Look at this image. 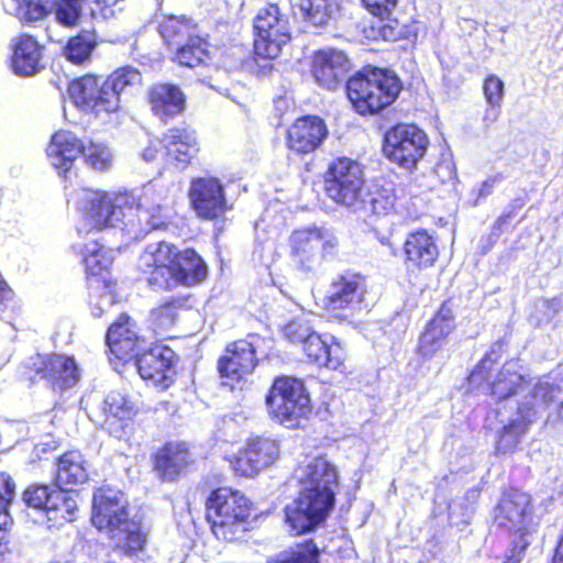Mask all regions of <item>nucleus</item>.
<instances>
[{
    "instance_id": "23",
    "label": "nucleus",
    "mask_w": 563,
    "mask_h": 563,
    "mask_svg": "<svg viewBox=\"0 0 563 563\" xmlns=\"http://www.w3.org/2000/svg\"><path fill=\"white\" fill-rule=\"evenodd\" d=\"M137 413L136 405L126 395L112 390L101 404V428L111 437L128 440L135 431Z\"/></svg>"
},
{
    "instance_id": "8",
    "label": "nucleus",
    "mask_w": 563,
    "mask_h": 563,
    "mask_svg": "<svg viewBox=\"0 0 563 563\" xmlns=\"http://www.w3.org/2000/svg\"><path fill=\"white\" fill-rule=\"evenodd\" d=\"M20 377L29 386L45 380L52 390L62 393L78 384L80 368L73 355L35 353L22 362Z\"/></svg>"
},
{
    "instance_id": "54",
    "label": "nucleus",
    "mask_w": 563,
    "mask_h": 563,
    "mask_svg": "<svg viewBox=\"0 0 563 563\" xmlns=\"http://www.w3.org/2000/svg\"><path fill=\"white\" fill-rule=\"evenodd\" d=\"M120 0H82L92 18L108 19L114 15V5Z\"/></svg>"
},
{
    "instance_id": "10",
    "label": "nucleus",
    "mask_w": 563,
    "mask_h": 563,
    "mask_svg": "<svg viewBox=\"0 0 563 563\" xmlns=\"http://www.w3.org/2000/svg\"><path fill=\"white\" fill-rule=\"evenodd\" d=\"M252 26L253 51L262 59L277 58L292 38L289 18L276 2L260 8Z\"/></svg>"
},
{
    "instance_id": "22",
    "label": "nucleus",
    "mask_w": 563,
    "mask_h": 563,
    "mask_svg": "<svg viewBox=\"0 0 563 563\" xmlns=\"http://www.w3.org/2000/svg\"><path fill=\"white\" fill-rule=\"evenodd\" d=\"M106 343L109 349L110 361L125 365L139 357L145 339L140 334L137 324L132 317L122 312L108 327Z\"/></svg>"
},
{
    "instance_id": "48",
    "label": "nucleus",
    "mask_w": 563,
    "mask_h": 563,
    "mask_svg": "<svg viewBox=\"0 0 563 563\" xmlns=\"http://www.w3.org/2000/svg\"><path fill=\"white\" fill-rule=\"evenodd\" d=\"M483 91L487 103L493 108H499L504 99V82L495 76H488L483 85Z\"/></svg>"
},
{
    "instance_id": "5",
    "label": "nucleus",
    "mask_w": 563,
    "mask_h": 563,
    "mask_svg": "<svg viewBox=\"0 0 563 563\" xmlns=\"http://www.w3.org/2000/svg\"><path fill=\"white\" fill-rule=\"evenodd\" d=\"M205 518L211 534L222 543L242 541L257 520L254 503L230 486L212 488L205 500Z\"/></svg>"
},
{
    "instance_id": "11",
    "label": "nucleus",
    "mask_w": 563,
    "mask_h": 563,
    "mask_svg": "<svg viewBox=\"0 0 563 563\" xmlns=\"http://www.w3.org/2000/svg\"><path fill=\"white\" fill-rule=\"evenodd\" d=\"M254 336L250 333L246 338L229 342L217 360L221 385L230 390L243 389L260 364L257 347L251 341Z\"/></svg>"
},
{
    "instance_id": "58",
    "label": "nucleus",
    "mask_w": 563,
    "mask_h": 563,
    "mask_svg": "<svg viewBox=\"0 0 563 563\" xmlns=\"http://www.w3.org/2000/svg\"><path fill=\"white\" fill-rule=\"evenodd\" d=\"M503 180V176L500 174L488 177L484 180L479 187L478 195L479 197H487L492 194L493 188L496 184Z\"/></svg>"
},
{
    "instance_id": "14",
    "label": "nucleus",
    "mask_w": 563,
    "mask_h": 563,
    "mask_svg": "<svg viewBox=\"0 0 563 563\" xmlns=\"http://www.w3.org/2000/svg\"><path fill=\"white\" fill-rule=\"evenodd\" d=\"M429 139L423 130L415 124L399 123L386 131L383 153L394 164L412 170L423 158Z\"/></svg>"
},
{
    "instance_id": "33",
    "label": "nucleus",
    "mask_w": 563,
    "mask_h": 563,
    "mask_svg": "<svg viewBox=\"0 0 563 563\" xmlns=\"http://www.w3.org/2000/svg\"><path fill=\"white\" fill-rule=\"evenodd\" d=\"M325 195L339 205H350L352 199V159L342 156L333 159L323 174Z\"/></svg>"
},
{
    "instance_id": "50",
    "label": "nucleus",
    "mask_w": 563,
    "mask_h": 563,
    "mask_svg": "<svg viewBox=\"0 0 563 563\" xmlns=\"http://www.w3.org/2000/svg\"><path fill=\"white\" fill-rule=\"evenodd\" d=\"M166 142L163 140V135L159 139H155L148 142V144L142 151V157L147 163H159L165 167L167 165V156L165 154Z\"/></svg>"
},
{
    "instance_id": "20",
    "label": "nucleus",
    "mask_w": 563,
    "mask_h": 563,
    "mask_svg": "<svg viewBox=\"0 0 563 563\" xmlns=\"http://www.w3.org/2000/svg\"><path fill=\"white\" fill-rule=\"evenodd\" d=\"M279 455L280 446L276 439L252 435L229 461L236 476L255 477L262 470L272 466Z\"/></svg>"
},
{
    "instance_id": "40",
    "label": "nucleus",
    "mask_w": 563,
    "mask_h": 563,
    "mask_svg": "<svg viewBox=\"0 0 563 563\" xmlns=\"http://www.w3.org/2000/svg\"><path fill=\"white\" fill-rule=\"evenodd\" d=\"M197 33V24L185 16L172 15L161 24V35L168 45L180 46Z\"/></svg>"
},
{
    "instance_id": "21",
    "label": "nucleus",
    "mask_w": 563,
    "mask_h": 563,
    "mask_svg": "<svg viewBox=\"0 0 563 563\" xmlns=\"http://www.w3.org/2000/svg\"><path fill=\"white\" fill-rule=\"evenodd\" d=\"M22 499L30 508L45 514L51 526H62L73 520L75 500L60 488L47 484H31L22 493Z\"/></svg>"
},
{
    "instance_id": "24",
    "label": "nucleus",
    "mask_w": 563,
    "mask_h": 563,
    "mask_svg": "<svg viewBox=\"0 0 563 563\" xmlns=\"http://www.w3.org/2000/svg\"><path fill=\"white\" fill-rule=\"evenodd\" d=\"M356 172L362 174L354 161V211L366 214L388 212L396 200L394 184L384 178L356 179Z\"/></svg>"
},
{
    "instance_id": "13",
    "label": "nucleus",
    "mask_w": 563,
    "mask_h": 563,
    "mask_svg": "<svg viewBox=\"0 0 563 563\" xmlns=\"http://www.w3.org/2000/svg\"><path fill=\"white\" fill-rule=\"evenodd\" d=\"M67 91L78 109L96 118L110 117L121 109L106 78L95 73L71 79Z\"/></svg>"
},
{
    "instance_id": "28",
    "label": "nucleus",
    "mask_w": 563,
    "mask_h": 563,
    "mask_svg": "<svg viewBox=\"0 0 563 563\" xmlns=\"http://www.w3.org/2000/svg\"><path fill=\"white\" fill-rule=\"evenodd\" d=\"M152 468L163 482H175L195 463L186 442L167 441L151 455Z\"/></svg>"
},
{
    "instance_id": "18",
    "label": "nucleus",
    "mask_w": 563,
    "mask_h": 563,
    "mask_svg": "<svg viewBox=\"0 0 563 563\" xmlns=\"http://www.w3.org/2000/svg\"><path fill=\"white\" fill-rule=\"evenodd\" d=\"M352 69L346 53L335 48H322L311 55L310 73L323 88L335 90L344 85L345 95L352 101Z\"/></svg>"
},
{
    "instance_id": "37",
    "label": "nucleus",
    "mask_w": 563,
    "mask_h": 563,
    "mask_svg": "<svg viewBox=\"0 0 563 563\" xmlns=\"http://www.w3.org/2000/svg\"><path fill=\"white\" fill-rule=\"evenodd\" d=\"M98 46V36L93 30H80L68 37L62 49L63 56L75 66H86L92 60Z\"/></svg>"
},
{
    "instance_id": "41",
    "label": "nucleus",
    "mask_w": 563,
    "mask_h": 563,
    "mask_svg": "<svg viewBox=\"0 0 563 563\" xmlns=\"http://www.w3.org/2000/svg\"><path fill=\"white\" fill-rule=\"evenodd\" d=\"M14 16L22 25H32L45 20L57 0H14Z\"/></svg>"
},
{
    "instance_id": "7",
    "label": "nucleus",
    "mask_w": 563,
    "mask_h": 563,
    "mask_svg": "<svg viewBox=\"0 0 563 563\" xmlns=\"http://www.w3.org/2000/svg\"><path fill=\"white\" fill-rule=\"evenodd\" d=\"M269 419L289 429L300 428L312 413L310 394L302 379L289 375L275 377L265 395Z\"/></svg>"
},
{
    "instance_id": "55",
    "label": "nucleus",
    "mask_w": 563,
    "mask_h": 563,
    "mask_svg": "<svg viewBox=\"0 0 563 563\" xmlns=\"http://www.w3.org/2000/svg\"><path fill=\"white\" fill-rule=\"evenodd\" d=\"M362 3L373 15L384 19L391 14L398 0H362Z\"/></svg>"
},
{
    "instance_id": "6",
    "label": "nucleus",
    "mask_w": 563,
    "mask_h": 563,
    "mask_svg": "<svg viewBox=\"0 0 563 563\" xmlns=\"http://www.w3.org/2000/svg\"><path fill=\"white\" fill-rule=\"evenodd\" d=\"M134 209L135 198L130 194L89 190L80 207L84 224L77 232L87 235L117 227L129 228L134 224Z\"/></svg>"
},
{
    "instance_id": "9",
    "label": "nucleus",
    "mask_w": 563,
    "mask_h": 563,
    "mask_svg": "<svg viewBox=\"0 0 563 563\" xmlns=\"http://www.w3.org/2000/svg\"><path fill=\"white\" fill-rule=\"evenodd\" d=\"M400 90L395 74L366 66L354 74V111L363 115L377 113L391 104Z\"/></svg>"
},
{
    "instance_id": "12",
    "label": "nucleus",
    "mask_w": 563,
    "mask_h": 563,
    "mask_svg": "<svg viewBox=\"0 0 563 563\" xmlns=\"http://www.w3.org/2000/svg\"><path fill=\"white\" fill-rule=\"evenodd\" d=\"M289 257L302 273L312 272L320 260L338 253L339 241L317 225L298 228L288 238Z\"/></svg>"
},
{
    "instance_id": "15",
    "label": "nucleus",
    "mask_w": 563,
    "mask_h": 563,
    "mask_svg": "<svg viewBox=\"0 0 563 563\" xmlns=\"http://www.w3.org/2000/svg\"><path fill=\"white\" fill-rule=\"evenodd\" d=\"M179 355L168 345L154 342L134 361L140 377L158 391H167L178 376Z\"/></svg>"
},
{
    "instance_id": "62",
    "label": "nucleus",
    "mask_w": 563,
    "mask_h": 563,
    "mask_svg": "<svg viewBox=\"0 0 563 563\" xmlns=\"http://www.w3.org/2000/svg\"><path fill=\"white\" fill-rule=\"evenodd\" d=\"M522 553L523 552H520V549L515 550V548H512L511 554L507 556V561L505 563H520Z\"/></svg>"
},
{
    "instance_id": "29",
    "label": "nucleus",
    "mask_w": 563,
    "mask_h": 563,
    "mask_svg": "<svg viewBox=\"0 0 563 563\" xmlns=\"http://www.w3.org/2000/svg\"><path fill=\"white\" fill-rule=\"evenodd\" d=\"M163 140L166 142L167 165L178 170H185L192 165L200 152L197 132L189 124L167 129L163 133Z\"/></svg>"
},
{
    "instance_id": "32",
    "label": "nucleus",
    "mask_w": 563,
    "mask_h": 563,
    "mask_svg": "<svg viewBox=\"0 0 563 563\" xmlns=\"http://www.w3.org/2000/svg\"><path fill=\"white\" fill-rule=\"evenodd\" d=\"M89 477L90 464L81 451L68 450L56 459L54 483L64 492L87 483Z\"/></svg>"
},
{
    "instance_id": "57",
    "label": "nucleus",
    "mask_w": 563,
    "mask_h": 563,
    "mask_svg": "<svg viewBox=\"0 0 563 563\" xmlns=\"http://www.w3.org/2000/svg\"><path fill=\"white\" fill-rule=\"evenodd\" d=\"M14 291L0 273V318L12 307Z\"/></svg>"
},
{
    "instance_id": "52",
    "label": "nucleus",
    "mask_w": 563,
    "mask_h": 563,
    "mask_svg": "<svg viewBox=\"0 0 563 563\" xmlns=\"http://www.w3.org/2000/svg\"><path fill=\"white\" fill-rule=\"evenodd\" d=\"M498 354L495 347L492 349L490 353L479 362V364L470 374V382L472 384H479L481 380H488L492 372V364L498 360Z\"/></svg>"
},
{
    "instance_id": "26",
    "label": "nucleus",
    "mask_w": 563,
    "mask_h": 563,
    "mask_svg": "<svg viewBox=\"0 0 563 563\" xmlns=\"http://www.w3.org/2000/svg\"><path fill=\"white\" fill-rule=\"evenodd\" d=\"M188 198L197 216L203 220H216L225 213L224 188L214 176L191 178Z\"/></svg>"
},
{
    "instance_id": "2",
    "label": "nucleus",
    "mask_w": 563,
    "mask_h": 563,
    "mask_svg": "<svg viewBox=\"0 0 563 563\" xmlns=\"http://www.w3.org/2000/svg\"><path fill=\"white\" fill-rule=\"evenodd\" d=\"M136 269L141 283L152 291L163 292L201 285L209 274L206 260L195 247H179L166 240L145 245Z\"/></svg>"
},
{
    "instance_id": "38",
    "label": "nucleus",
    "mask_w": 563,
    "mask_h": 563,
    "mask_svg": "<svg viewBox=\"0 0 563 563\" xmlns=\"http://www.w3.org/2000/svg\"><path fill=\"white\" fill-rule=\"evenodd\" d=\"M173 60L189 68L206 66L210 62V44L197 33L177 47Z\"/></svg>"
},
{
    "instance_id": "45",
    "label": "nucleus",
    "mask_w": 563,
    "mask_h": 563,
    "mask_svg": "<svg viewBox=\"0 0 563 563\" xmlns=\"http://www.w3.org/2000/svg\"><path fill=\"white\" fill-rule=\"evenodd\" d=\"M84 151L80 156L85 163L93 169L106 170L111 165L112 155L109 147L102 142L84 140Z\"/></svg>"
},
{
    "instance_id": "16",
    "label": "nucleus",
    "mask_w": 563,
    "mask_h": 563,
    "mask_svg": "<svg viewBox=\"0 0 563 563\" xmlns=\"http://www.w3.org/2000/svg\"><path fill=\"white\" fill-rule=\"evenodd\" d=\"M495 521L498 527L514 533L515 550L525 552L533 530L530 496L516 489L505 493L496 507Z\"/></svg>"
},
{
    "instance_id": "4",
    "label": "nucleus",
    "mask_w": 563,
    "mask_h": 563,
    "mask_svg": "<svg viewBox=\"0 0 563 563\" xmlns=\"http://www.w3.org/2000/svg\"><path fill=\"white\" fill-rule=\"evenodd\" d=\"M92 526L113 542V549L126 556L145 550L147 534L141 523L130 517L126 505L120 500V492L100 486L92 496Z\"/></svg>"
},
{
    "instance_id": "46",
    "label": "nucleus",
    "mask_w": 563,
    "mask_h": 563,
    "mask_svg": "<svg viewBox=\"0 0 563 563\" xmlns=\"http://www.w3.org/2000/svg\"><path fill=\"white\" fill-rule=\"evenodd\" d=\"M451 332L429 322L420 336L418 351L423 357H432L444 344Z\"/></svg>"
},
{
    "instance_id": "53",
    "label": "nucleus",
    "mask_w": 563,
    "mask_h": 563,
    "mask_svg": "<svg viewBox=\"0 0 563 563\" xmlns=\"http://www.w3.org/2000/svg\"><path fill=\"white\" fill-rule=\"evenodd\" d=\"M15 494V483L12 477L0 472V511L3 514H10L9 508Z\"/></svg>"
},
{
    "instance_id": "64",
    "label": "nucleus",
    "mask_w": 563,
    "mask_h": 563,
    "mask_svg": "<svg viewBox=\"0 0 563 563\" xmlns=\"http://www.w3.org/2000/svg\"><path fill=\"white\" fill-rule=\"evenodd\" d=\"M553 563H563V537L561 538L559 545L556 548Z\"/></svg>"
},
{
    "instance_id": "31",
    "label": "nucleus",
    "mask_w": 563,
    "mask_h": 563,
    "mask_svg": "<svg viewBox=\"0 0 563 563\" xmlns=\"http://www.w3.org/2000/svg\"><path fill=\"white\" fill-rule=\"evenodd\" d=\"M84 148V140L75 133L68 130H58L51 136L46 146V155L57 174L66 177Z\"/></svg>"
},
{
    "instance_id": "47",
    "label": "nucleus",
    "mask_w": 563,
    "mask_h": 563,
    "mask_svg": "<svg viewBox=\"0 0 563 563\" xmlns=\"http://www.w3.org/2000/svg\"><path fill=\"white\" fill-rule=\"evenodd\" d=\"M55 7L57 21L64 26L73 27L78 24L85 5L82 0H59Z\"/></svg>"
},
{
    "instance_id": "51",
    "label": "nucleus",
    "mask_w": 563,
    "mask_h": 563,
    "mask_svg": "<svg viewBox=\"0 0 563 563\" xmlns=\"http://www.w3.org/2000/svg\"><path fill=\"white\" fill-rule=\"evenodd\" d=\"M357 298L358 309H368L376 301V294L368 290L366 279L354 275V299Z\"/></svg>"
},
{
    "instance_id": "44",
    "label": "nucleus",
    "mask_w": 563,
    "mask_h": 563,
    "mask_svg": "<svg viewBox=\"0 0 563 563\" xmlns=\"http://www.w3.org/2000/svg\"><path fill=\"white\" fill-rule=\"evenodd\" d=\"M267 563H320V551L312 539H307Z\"/></svg>"
},
{
    "instance_id": "25",
    "label": "nucleus",
    "mask_w": 563,
    "mask_h": 563,
    "mask_svg": "<svg viewBox=\"0 0 563 563\" xmlns=\"http://www.w3.org/2000/svg\"><path fill=\"white\" fill-rule=\"evenodd\" d=\"M325 121L317 114H305L296 118L286 129L285 145L298 156L314 153L328 137Z\"/></svg>"
},
{
    "instance_id": "63",
    "label": "nucleus",
    "mask_w": 563,
    "mask_h": 563,
    "mask_svg": "<svg viewBox=\"0 0 563 563\" xmlns=\"http://www.w3.org/2000/svg\"><path fill=\"white\" fill-rule=\"evenodd\" d=\"M553 563H563V537L561 538L559 545L556 548Z\"/></svg>"
},
{
    "instance_id": "1",
    "label": "nucleus",
    "mask_w": 563,
    "mask_h": 563,
    "mask_svg": "<svg viewBox=\"0 0 563 563\" xmlns=\"http://www.w3.org/2000/svg\"><path fill=\"white\" fill-rule=\"evenodd\" d=\"M517 362H507L490 383V391L497 400L496 417L501 426L496 450L512 452L537 420L541 410L554 399V386L538 382L532 387L519 373Z\"/></svg>"
},
{
    "instance_id": "19",
    "label": "nucleus",
    "mask_w": 563,
    "mask_h": 563,
    "mask_svg": "<svg viewBox=\"0 0 563 563\" xmlns=\"http://www.w3.org/2000/svg\"><path fill=\"white\" fill-rule=\"evenodd\" d=\"M285 335L291 343H301L307 362L321 368H339L345 358V352L340 343L328 341L316 332H303L302 324L289 322L285 327Z\"/></svg>"
},
{
    "instance_id": "34",
    "label": "nucleus",
    "mask_w": 563,
    "mask_h": 563,
    "mask_svg": "<svg viewBox=\"0 0 563 563\" xmlns=\"http://www.w3.org/2000/svg\"><path fill=\"white\" fill-rule=\"evenodd\" d=\"M188 297H172L150 311V328L155 335L172 339L168 332L177 323L181 311L188 308Z\"/></svg>"
},
{
    "instance_id": "27",
    "label": "nucleus",
    "mask_w": 563,
    "mask_h": 563,
    "mask_svg": "<svg viewBox=\"0 0 563 563\" xmlns=\"http://www.w3.org/2000/svg\"><path fill=\"white\" fill-rule=\"evenodd\" d=\"M45 45L37 36L21 32L10 42L9 67L22 78L33 77L45 68Z\"/></svg>"
},
{
    "instance_id": "43",
    "label": "nucleus",
    "mask_w": 563,
    "mask_h": 563,
    "mask_svg": "<svg viewBox=\"0 0 563 563\" xmlns=\"http://www.w3.org/2000/svg\"><path fill=\"white\" fill-rule=\"evenodd\" d=\"M111 91L114 93L115 102L121 107V95L130 87L142 84L141 71L133 66L126 65L115 68L104 77Z\"/></svg>"
},
{
    "instance_id": "3",
    "label": "nucleus",
    "mask_w": 563,
    "mask_h": 563,
    "mask_svg": "<svg viewBox=\"0 0 563 563\" xmlns=\"http://www.w3.org/2000/svg\"><path fill=\"white\" fill-rule=\"evenodd\" d=\"M302 488L284 507V522L291 537H301L322 526L334 507L338 486L335 467L324 456H316L306 465Z\"/></svg>"
},
{
    "instance_id": "36",
    "label": "nucleus",
    "mask_w": 563,
    "mask_h": 563,
    "mask_svg": "<svg viewBox=\"0 0 563 563\" xmlns=\"http://www.w3.org/2000/svg\"><path fill=\"white\" fill-rule=\"evenodd\" d=\"M323 308L335 320L347 319L352 309V280L345 275L333 279L323 298Z\"/></svg>"
},
{
    "instance_id": "49",
    "label": "nucleus",
    "mask_w": 563,
    "mask_h": 563,
    "mask_svg": "<svg viewBox=\"0 0 563 563\" xmlns=\"http://www.w3.org/2000/svg\"><path fill=\"white\" fill-rule=\"evenodd\" d=\"M373 37L379 35L385 41H398L408 36V29L406 25L400 24L398 21H389L388 23L379 24L377 27H372Z\"/></svg>"
},
{
    "instance_id": "56",
    "label": "nucleus",
    "mask_w": 563,
    "mask_h": 563,
    "mask_svg": "<svg viewBox=\"0 0 563 563\" xmlns=\"http://www.w3.org/2000/svg\"><path fill=\"white\" fill-rule=\"evenodd\" d=\"M430 322L444 329V331L452 332L454 329V316L451 302H443L438 313Z\"/></svg>"
},
{
    "instance_id": "59",
    "label": "nucleus",
    "mask_w": 563,
    "mask_h": 563,
    "mask_svg": "<svg viewBox=\"0 0 563 563\" xmlns=\"http://www.w3.org/2000/svg\"><path fill=\"white\" fill-rule=\"evenodd\" d=\"M12 526V519L10 514H3L0 511V533L4 534Z\"/></svg>"
},
{
    "instance_id": "60",
    "label": "nucleus",
    "mask_w": 563,
    "mask_h": 563,
    "mask_svg": "<svg viewBox=\"0 0 563 563\" xmlns=\"http://www.w3.org/2000/svg\"><path fill=\"white\" fill-rule=\"evenodd\" d=\"M10 552L9 541L4 534L0 536V562H2L5 555Z\"/></svg>"
},
{
    "instance_id": "17",
    "label": "nucleus",
    "mask_w": 563,
    "mask_h": 563,
    "mask_svg": "<svg viewBox=\"0 0 563 563\" xmlns=\"http://www.w3.org/2000/svg\"><path fill=\"white\" fill-rule=\"evenodd\" d=\"M114 257L100 240L87 243L81 251L85 286L99 297L112 296L117 280L111 276Z\"/></svg>"
},
{
    "instance_id": "42",
    "label": "nucleus",
    "mask_w": 563,
    "mask_h": 563,
    "mask_svg": "<svg viewBox=\"0 0 563 563\" xmlns=\"http://www.w3.org/2000/svg\"><path fill=\"white\" fill-rule=\"evenodd\" d=\"M134 224L129 228H137L139 231H144L146 228L150 230H167L169 227V217L166 214L164 208L159 205H155L148 208L140 206L135 200L134 209Z\"/></svg>"
},
{
    "instance_id": "61",
    "label": "nucleus",
    "mask_w": 563,
    "mask_h": 563,
    "mask_svg": "<svg viewBox=\"0 0 563 563\" xmlns=\"http://www.w3.org/2000/svg\"><path fill=\"white\" fill-rule=\"evenodd\" d=\"M545 305L549 309L553 310V312L560 311L563 307V302L560 298H553L550 300H545Z\"/></svg>"
},
{
    "instance_id": "39",
    "label": "nucleus",
    "mask_w": 563,
    "mask_h": 563,
    "mask_svg": "<svg viewBox=\"0 0 563 563\" xmlns=\"http://www.w3.org/2000/svg\"><path fill=\"white\" fill-rule=\"evenodd\" d=\"M298 8L305 23L312 26L325 25L341 10L340 0H298Z\"/></svg>"
},
{
    "instance_id": "30",
    "label": "nucleus",
    "mask_w": 563,
    "mask_h": 563,
    "mask_svg": "<svg viewBox=\"0 0 563 563\" xmlns=\"http://www.w3.org/2000/svg\"><path fill=\"white\" fill-rule=\"evenodd\" d=\"M146 102L156 119L168 123L185 112L187 98L178 85L159 81L148 87Z\"/></svg>"
},
{
    "instance_id": "35",
    "label": "nucleus",
    "mask_w": 563,
    "mask_h": 563,
    "mask_svg": "<svg viewBox=\"0 0 563 563\" xmlns=\"http://www.w3.org/2000/svg\"><path fill=\"white\" fill-rule=\"evenodd\" d=\"M404 250L407 261L420 268L432 266L439 257L435 240L426 230L408 234Z\"/></svg>"
}]
</instances>
